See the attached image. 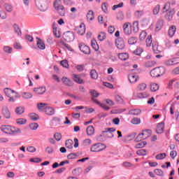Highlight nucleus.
Instances as JSON below:
<instances>
[{"label": "nucleus", "mask_w": 179, "mask_h": 179, "mask_svg": "<svg viewBox=\"0 0 179 179\" xmlns=\"http://www.w3.org/2000/svg\"><path fill=\"white\" fill-rule=\"evenodd\" d=\"M62 82H63L64 85H65V86H69L71 87L72 86V81L71 80V79L66 78V77H63L62 78Z\"/></svg>", "instance_id": "nucleus-20"}, {"label": "nucleus", "mask_w": 179, "mask_h": 179, "mask_svg": "<svg viewBox=\"0 0 179 179\" xmlns=\"http://www.w3.org/2000/svg\"><path fill=\"white\" fill-rule=\"evenodd\" d=\"M91 46L92 47L93 50H94V51H99L100 48L99 47V44L97 43V41H96V39H92Z\"/></svg>", "instance_id": "nucleus-21"}, {"label": "nucleus", "mask_w": 179, "mask_h": 179, "mask_svg": "<svg viewBox=\"0 0 179 179\" xmlns=\"http://www.w3.org/2000/svg\"><path fill=\"white\" fill-rule=\"evenodd\" d=\"M147 152L145 149L138 150L136 151V155L138 156H146Z\"/></svg>", "instance_id": "nucleus-43"}, {"label": "nucleus", "mask_w": 179, "mask_h": 179, "mask_svg": "<svg viewBox=\"0 0 179 179\" xmlns=\"http://www.w3.org/2000/svg\"><path fill=\"white\" fill-rule=\"evenodd\" d=\"M152 41L153 40L152 39V35L148 36L145 40L147 47H150V45H152Z\"/></svg>", "instance_id": "nucleus-42"}, {"label": "nucleus", "mask_w": 179, "mask_h": 179, "mask_svg": "<svg viewBox=\"0 0 179 179\" xmlns=\"http://www.w3.org/2000/svg\"><path fill=\"white\" fill-rule=\"evenodd\" d=\"M138 41V38L135 36H131L128 39V44L130 45H134V44H136V42Z\"/></svg>", "instance_id": "nucleus-30"}, {"label": "nucleus", "mask_w": 179, "mask_h": 179, "mask_svg": "<svg viewBox=\"0 0 179 179\" xmlns=\"http://www.w3.org/2000/svg\"><path fill=\"white\" fill-rule=\"evenodd\" d=\"M170 9V2H166L163 8L164 12H167Z\"/></svg>", "instance_id": "nucleus-63"}, {"label": "nucleus", "mask_w": 179, "mask_h": 179, "mask_svg": "<svg viewBox=\"0 0 179 179\" xmlns=\"http://www.w3.org/2000/svg\"><path fill=\"white\" fill-rule=\"evenodd\" d=\"M165 73L166 69H164V67H157L150 71V76H152V78H159V76L164 75Z\"/></svg>", "instance_id": "nucleus-3"}, {"label": "nucleus", "mask_w": 179, "mask_h": 179, "mask_svg": "<svg viewBox=\"0 0 179 179\" xmlns=\"http://www.w3.org/2000/svg\"><path fill=\"white\" fill-rule=\"evenodd\" d=\"M76 69L78 72H83L85 69V64H79L76 66Z\"/></svg>", "instance_id": "nucleus-59"}, {"label": "nucleus", "mask_w": 179, "mask_h": 179, "mask_svg": "<svg viewBox=\"0 0 179 179\" xmlns=\"http://www.w3.org/2000/svg\"><path fill=\"white\" fill-rule=\"evenodd\" d=\"M36 38L38 40L36 43L38 48L39 50H45V43L40 38L37 37Z\"/></svg>", "instance_id": "nucleus-12"}, {"label": "nucleus", "mask_w": 179, "mask_h": 179, "mask_svg": "<svg viewBox=\"0 0 179 179\" xmlns=\"http://www.w3.org/2000/svg\"><path fill=\"white\" fill-rule=\"evenodd\" d=\"M60 44H62V45H63L64 48H66V50H68L69 51H72V47H71V45H69V44L65 43L64 41H60Z\"/></svg>", "instance_id": "nucleus-44"}, {"label": "nucleus", "mask_w": 179, "mask_h": 179, "mask_svg": "<svg viewBox=\"0 0 179 179\" xmlns=\"http://www.w3.org/2000/svg\"><path fill=\"white\" fill-rule=\"evenodd\" d=\"M156 159L157 160H163L166 157V153H160L156 155Z\"/></svg>", "instance_id": "nucleus-52"}, {"label": "nucleus", "mask_w": 179, "mask_h": 179, "mask_svg": "<svg viewBox=\"0 0 179 179\" xmlns=\"http://www.w3.org/2000/svg\"><path fill=\"white\" fill-rule=\"evenodd\" d=\"M124 7V3L120 2L119 4L114 5L112 7L113 10H116V9H118V8H123Z\"/></svg>", "instance_id": "nucleus-56"}, {"label": "nucleus", "mask_w": 179, "mask_h": 179, "mask_svg": "<svg viewBox=\"0 0 179 179\" xmlns=\"http://www.w3.org/2000/svg\"><path fill=\"white\" fill-rule=\"evenodd\" d=\"M115 45L118 50H124V48H125V42L124 41V38L118 37L115 40Z\"/></svg>", "instance_id": "nucleus-8"}, {"label": "nucleus", "mask_w": 179, "mask_h": 179, "mask_svg": "<svg viewBox=\"0 0 179 179\" xmlns=\"http://www.w3.org/2000/svg\"><path fill=\"white\" fill-rule=\"evenodd\" d=\"M106 37L107 36H106L105 32L101 31L98 35V40L99 41H104V39L106 38Z\"/></svg>", "instance_id": "nucleus-39"}, {"label": "nucleus", "mask_w": 179, "mask_h": 179, "mask_svg": "<svg viewBox=\"0 0 179 179\" xmlns=\"http://www.w3.org/2000/svg\"><path fill=\"white\" fill-rule=\"evenodd\" d=\"M142 111L141 109H131L129 111L130 115H139Z\"/></svg>", "instance_id": "nucleus-27"}, {"label": "nucleus", "mask_w": 179, "mask_h": 179, "mask_svg": "<svg viewBox=\"0 0 179 179\" xmlns=\"http://www.w3.org/2000/svg\"><path fill=\"white\" fill-rule=\"evenodd\" d=\"M83 173L82 168H76L72 171L73 176H80Z\"/></svg>", "instance_id": "nucleus-26"}, {"label": "nucleus", "mask_w": 179, "mask_h": 179, "mask_svg": "<svg viewBox=\"0 0 179 179\" xmlns=\"http://www.w3.org/2000/svg\"><path fill=\"white\" fill-rule=\"evenodd\" d=\"M160 12V5H157L152 10L153 15H157Z\"/></svg>", "instance_id": "nucleus-50"}, {"label": "nucleus", "mask_w": 179, "mask_h": 179, "mask_svg": "<svg viewBox=\"0 0 179 179\" xmlns=\"http://www.w3.org/2000/svg\"><path fill=\"white\" fill-rule=\"evenodd\" d=\"M157 134H163L164 132V122L159 123L156 129Z\"/></svg>", "instance_id": "nucleus-11"}, {"label": "nucleus", "mask_w": 179, "mask_h": 179, "mask_svg": "<svg viewBox=\"0 0 179 179\" xmlns=\"http://www.w3.org/2000/svg\"><path fill=\"white\" fill-rule=\"evenodd\" d=\"M107 148V146L101 143H98L92 145L90 148V150L93 152H99L104 150Z\"/></svg>", "instance_id": "nucleus-5"}, {"label": "nucleus", "mask_w": 179, "mask_h": 179, "mask_svg": "<svg viewBox=\"0 0 179 179\" xmlns=\"http://www.w3.org/2000/svg\"><path fill=\"white\" fill-rule=\"evenodd\" d=\"M87 19L89 21L93 20L94 19V13L93 10H89L87 14Z\"/></svg>", "instance_id": "nucleus-33"}, {"label": "nucleus", "mask_w": 179, "mask_h": 179, "mask_svg": "<svg viewBox=\"0 0 179 179\" xmlns=\"http://www.w3.org/2000/svg\"><path fill=\"white\" fill-rule=\"evenodd\" d=\"M57 12H59L60 16H65V8L64 7V6H61L57 9Z\"/></svg>", "instance_id": "nucleus-40"}, {"label": "nucleus", "mask_w": 179, "mask_h": 179, "mask_svg": "<svg viewBox=\"0 0 179 179\" xmlns=\"http://www.w3.org/2000/svg\"><path fill=\"white\" fill-rule=\"evenodd\" d=\"M24 107L23 106H18L15 108V113L17 115H22L24 113Z\"/></svg>", "instance_id": "nucleus-24"}, {"label": "nucleus", "mask_w": 179, "mask_h": 179, "mask_svg": "<svg viewBox=\"0 0 179 179\" xmlns=\"http://www.w3.org/2000/svg\"><path fill=\"white\" fill-rule=\"evenodd\" d=\"M2 114L5 118H10V112L9 111V109L8 107H4L2 109Z\"/></svg>", "instance_id": "nucleus-14"}, {"label": "nucleus", "mask_w": 179, "mask_h": 179, "mask_svg": "<svg viewBox=\"0 0 179 179\" xmlns=\"http://www.w3.org/2000/svg\"><path fill=\"white\" fill-rule=\"evenodd\" d=\"M118 58L119 59H121V61H127V59L129 58V55L128 53H119Z\"/></svg>", "instance_id": "nucleus-22"}, {"label": "nucleus", "mask_w": 179, "mask_h": 179, "mask_svg": "<svg viewBox=\"0 0 179 179\" xmlns=\"http://www.w3.org/2000/svg\"><path fill=\"white\" fill-rule=\"evenodd\" d=\"M162 28H163L162 23H157L155 24V31H160V30H162Z\"/></svg>", "instance_id": "nucleus-61"}, {"label": "nucleus", "mask_w": 179, "mask_h": 179, "mask_svg": "<svg viewBox=\"0 0 179 179\" xmlns=\"http://www.w3.org/2000/svg\"><path fill=\"white\" fill-rule=\"evenodd\" d=\"M150 90L151 92H157L159 90V85L152 83L150 84Z\"/></svg>", "instance_id": "nucleus-37"}, {"label": "nucleus", "mask_w": 179, "mask_h": 179, "mask_svg": "<svg viewBox=\"0 0 179 179\" xmlns=\"http://www.w3.org/2000/svg\"><path fill=\"white\" fill-rule=\"evenodd\" d=\"M176 10H174V9H172L166 13V15H165V18L167 19V20H173V16H174Z\"/></svg>", "instance_id": "nucleus-16"}, {"label": "nucleus", "mask_w": 179, "mask_h": 179, "mask_svg": "<svg viewBox=\"0 0 179 179\" xmlns=\"http://www.w3.org/2000/svg\"><path fill=\"white\" fill-rule=\"evenodd\" d=\"M145 140V138L143 137V134H140L137 136V137L135 138V142H141V141Z\"/></svg>", "instance_id": "nucleus-55"}, {"label": "nucleus", "mask_w": 179, "mask_h": 179, "mask_svg": "<svg viewBox=\"0 0 179 179\" xmlns=\"http://www.w3.org/2000/svg\"><path fill=\"white\" fill-rule=\"evenodd\" d=\"M54 6L55 9L57 10L60 6H62L61 5V0H56L54 2Z\"/></svg>", "instance_id": "nucleus-57"}, {"label": "nucleus", "mask_w": 179, "mask_h": 179, "mask_svg": "<svg viewBox=\"0 0 179 179\" xmlns=\"http://www.w3.org/2000/svg\"><path fill=\"white\" fill-rule=\"evenodd\" d=\"M131 123L133 124V125H139V124H141V118H139V117H134L131 120Z\"/></svg>", "instance_id": "nucleus-41"}, {"label": "nucleus", "mask_w": 179, "mask_h": 179, "mask_svg": "<svg viewBox=\"0 0 179 179\" xmlns=\"http://www.w3.org/2000/svg\"><path fill=\"white\" fill-rule=\"evenodd\" d=\"M90 75L92 79H97V78H99V74L97 73V71H96V70L94 69L91 70Z\"/></svg>", "instance_id": "nucleus-36"}, {"label": "nucleus", "mask_w": 179, "mask_h": 179, "mask_svg": "<svg viewBox=\"0 0 179 179\" xmlns=\"http://www.w3.org/2000/svg\"><path fill=\"white\" fill-rule=\"evenodd\" d=\"M75 30L78 34L83 36L86 31V26L85 25V23L79 24V25L76 27Z\"/></svg>", "instance_id": "nucleus-9"}, {"label": "nucleus", "mask_w": 179, "mask_h": 179, "mask_svg": "<svg viewBox=\"0 0 179 179\" xmlns=\"http://www.w3.org/2000/svg\"><path fill=\"white\" fill-rule=\"evenodd\" d=\"M13 27L15 33H17V36H22V31L20 30L19 25H17V24H14Z\"/></svg>", "instance_id": "nucleus-35"}, {"label": "nucleus", "mask_w": 179, "mask_h": 179, "mask_svg": "<svg viewBox=\"0 0 179 179\" xmlns=\"http://www.w3.org/2000/svg\"><path fill=\"white\" fill-rule=\"evenodd\" d=\"M4 7L7 12H12V10H13V8L10 4L5 3Z\"/></svg>", "instance_id": "nucleus-51"}, {"label": "nucleus", "mask_w": 179, "mask_h": 179, "mask_svg": "<svg viewBox=\"0 0 179 179\" xmlns=\"http://www.w3.org/2000/svg\"><path fill=\"white\" fill-rule=\"evenodd\" d=\"M141 134L144 139H148L152 135V131L150 130H145Z\"/></svg>", "instance_id": "nucleus-32"}, {"label": "nucleus", "mask_w": 179, "mask_h": 179, "mask_svg": "<svg viewBox=\"0 0 179 179\" xmlns=\"http://www.w3.org/2000/svg\"><path fill=\"white\" fill-rule=\"evenodd\" d=\"M66 148H67V149H73V141H72L71 139L66 141Z\"/></svg>", "instance_id": "nucleus-34"}, {"label": "nucleus", "mask_w": 179, "mask_h": 179, "mask_svg": "<svg viewBox=\"0 0 179 179\" xmlns=\"http://www.w3.org/2000/svg\"><path fill=\"white\" fill-rule=\"evenodd\" d=\"M0 129L2 132L8 134V135H15V134H20L22 132L20 129L9 125H2Z\"/></svg>", "instance_id": "nucleus-1"}, {"label": "nucleus", "mask_w": 179, "mask_h": 179, "mask_svg": "<svg viewBox=\"0 0 179 179\" xmlns=\"http://www.w3.org/2000/svg\"><path fill=\"white\" fill-rule=\"evenodd\" d=\"M108 132L109 138H114V134H113L112 132H115V128L111 127V128H106L104 131H102V134H106Z\"/></svg>", "instance_id": "nucleus-13"}, {"label": "nucleus", "mask_w": 179, "mask_h": 179, "mask_svg": "<svg viewBox=\"0 0 179 179\" xmlns=\"http://www.w3.org/2000/svg\"><path fill=\"white\" fill-rule=\"evenodd\" d=\"M22 99H31L33 94L30 92H23L22 95Z\"/></svg>", "instance_id": "nucleus-45"}, {"label": "nucleus", "mask_w": 179, "mask_h": 179, "mask_svg": "<svg viewBox=\"0 0 179 179\" xmlns=\"http://www.w3.org/2000/svg\"><path fill=\"white\" fill-rule=\"evenodd\" d=\"M3 52H7V54H12V48L9 46H4L3 48Z\"/></svg>", "instance_id": "nucleus-53"}, {"label": "nucleus", "mask_w": 179, "mask_h": 179, "mask_svg": "<svg viewBox=\"0 0 179 179\" xmlns=\"http://www.w3.org/2000/svg\"><path fill=\"white\" fill-rule=\"evenodd\" d=\"M45 87H41L34 89V92L37 94H44V93H45Z\"/></svg>", "instance_id": "nucleus-15"}, {"label": "nucleus", "mask_w": 179, "mask_h": 179, "mask_svg": "<svg viewBox=\"0 0 179 179\" xmlns=\"http://www.w3.org/2000/svg\"><path fill=\"white\" fill-rule=\"evenodd\" d=\"M45 106H47V103H38L37 104L38 110H45V108L47 107Z\"/></svg>", "instance_id": "nucleus-47"}, {"label": "nucleus", "mask_w": 179, "mask_h": 179, "mask_svg": "<svg viewBox=\"0 0 179 179\" xmlns=\"http://www.w3.org/2000/svg\"><path fill=\"white\" fill-rule=\"evenodd\" d=\"M45 113L47 114V115H54L55 113V110L54 108L50 107V106H46L45 109Z\"/></svg>", "instance_id": "nucleus-19"}, {"label": "nucleus", "mask_w": 179, "mask_h": 179, "mask_svg": "<svg viewBox=\"0 0 179 179\" xmlns=\"http://www.w3.org/2000/svg\"><path fill=\"white\" fill-rule=\"evenodd\" d=\"M29 117L30 118V120H31L32 121H37V120H38V118H40V117L38 116V115L33 113H30L29 115Z\"/></svg>", "instance_id": "nucleus-38"}, {"label": "nucleus", "mask_w": 179, "mask_h": 179, "mask_svg": "<svg viewBox=\"0 0 179 179\" xmlns=\"http://www.w3.org/2000/svg\"><path fill=\"white\" fill-rule=\"evenodd\" d=\"M90 93L94 103H96V104L99 106V107H101V108H103V110H106V111H108V110H110V107L107 106V105H106L105 103H101L97 99H94L96 97H99V94L96 92V90H91Z\"/></svg>", "instance_id": "nucleus-2"}, {"label": "nucleus", "mask_w": 179, "mask_h": 179, "mask_svg": "<svg viewBox=\"0 0 179 179\" xmlns=\"http://www.w3.org/2000/svg\"><path fill=\"white\" fill-rule=\"evenodd\" d=\"M176 30H177V28L176 27V26L174 25L171 26L168 31V34L169 37H173L174 34H176Z\"/></svg>", "instance_id": "nucleus-18"}, {"label": "nucleus", "mask_w": 179, "mask_h": 179, "mask_svg": "<svg viewBox=\"0 0 179 179\" xmlns=\"http://www.w3.org/2000/svg\"><path fill=\"white\" fill-rule=\"evenodd\" d=\"M146 36H148V34L146 33V31H141V33L140 34L141 41H143V40L146 38Z\"/></svg>", "instance_id": "nucleus-58"}, {"label": "nucleus", "mask_w": 179, "mask_h": 179, "mask_svg": "<svg viewBox=\"0 0 179 179\" xmlns=\"http://www.w3.org/2000/svg\"><path fill=\"white\" fill-rule=\"evenodd\" d=\"M105 103L108 104V106H114L115 103L113 101V100L110 99H104Z\"/></svg>", "instance_id": "nucleus-64"}, {"label": "nucleus", "mask_w": 179, "mask_h": 179, "mask_svg": "<svg viewBox=\"0 0 179 179\" xmlns=\"http://www.w3.org/2000/svg\"><path fill=\"white\" fill-rule=\"evenodd\" d=\"M63 38L65 41H67V43H72V41L75 40V34L70 31H66L63 34Z\"/></svg>", "instance_id": "nucleus-6"}, {"label": "nucleus", "mask_w": 179, "mask_h": 179, "mask_svg": "<svg viewBox=\"0 0 179 179\" xmlns=\"http://www.w3.org/2000/svg\"><path fill=\"white\" fill-rule=\"evenodd\" d=\"M135 26V24L128 23L123 25L124 34L127 36L132 34V27Z\"/></svg>", "instance_id": "nucleus-7"}, {"label": "nucleus", "mask_w": 179, "mask_h": 179, "mask_svg": "<svg viewBox=\"0 0 179 179\" xmlns=\"http://www.w3.org/2000/svg\"><path fill=\"white\" fill-rule=\"evenodd\" d=\"M27 122L26 119L20 118L17 120V124L19 125H24Z\"/></svg>", "instance_id": "nucleus-49"}, {"label": "nucleus", "mask_w": 179, "mask_h": 179, "mask_svg": "<svg viewBox=\"0 0 179 179\" xmlns=\"http://www.w3.org/2000/svg\"><path fill=\"white\" fill-rule=\"evenodd\" d=\"M29 128L32 131H36V129H37V128H38V124H37V123H31L29 124Z\"/></svg>", "instance_id": "nucleus-54"}, {"label": "nucleus", "mask_w": 179, "mask_h": 179, "mask_svg": "<svg viewBox=\"0 0 179 179\" xmlns=\"http://www.w3.org/2000/svg\"><path fill=\"white\" fill-rule=\"evenodd\" d=\"M87 134L88 136H92V135L94 134V127L93 126H89L87 128Z\"/></svg>", "instance_id": "nucleus-29"}, {"label": "nucleus", "mask_w": 179, "mask_h": 179, "mask_svg": "<svg viewBox=\"0 0 179 179\" xmlns=\"http://www.w3.org/2000/svg\"><path fill=\"white\" fill-rule=\"evenodd\" d=\"M62 24V23H55L52 24V29H53V31H59V26H61Z\"/></svg>", "instance_id": "nucleus-48"}, {"label": "nucleus", "mask_w": 179, "mask_h": 179, "mask_svg": "<svg viewBox=\"0 0 179 179\" xmlns=\"http://www.w3.org/2000/svg\"><path fill=\"white\" fill-rule=\"evenodd\" d=\"M73 80L74 82H76V83H85V82L82 80V78H80V76H79L78 75L76 74H73Z\"/></svg>", "instance_id": "nucleus-28"}, {"label": "nucleus", "mask_w": 179, "mask_h": 179, "mask_svg": "<svg viewBox=\"0 0 179 179\" xmlns=\"http://www.w3.org/2000/svg\"><path fill=\"white\" fill-rule=\"evenodd\" d=\"M146 87H148V85L145 83H142L138 85L137 89L142 91V90H145Z\"/></svg>", "instance_id": "nucleus-46"}, {"label": "nucleus", "mask_w": 179, "mask_h": 179, "mask_svg": "<svg viewBox=\"0 0 179 179\" xmlns=\"http://www.w3.org/2000/svg\"><path fill=\"white\" fill-rule=\"evenodd\" d=\"M54 138L58 142H59V141H61V139H62V134H61L60 133H56L54 134Z\"/></svg>", "instance_id": "nucleus-60"}, {"label": "nucleus", "mask_w": 179, "mask_h": 179, "mask_svg": "<svg viewBox=\"0 0 179 179\" xmlns=\"http://www.w3.org/2000/svg\"><path fill=\"white\" fill-rule=\"evenodd\" d=\"M36 6L41 12H45L48 9V2L47 0H35Z\"/></svg>", "instance_id": "nucleus-4"}, {"label": "nucleus", "mask_w": 179, "mask_h": 179, "mask_svg": "<svg viewBox=\"0 0 179 179\" xmlns=\"http://www.w3.org/2000/svg\"><path fill=\"white\" fill-rule=\"evenodd\" d=\"M129 80L130 83H136V82H138V76L134 74H130L129 75Z\"/></svg>", "instance_id": "nucleus-25"}, {"label": "nucleus", "mask_w": 179, "mask_h": 179, "mask_svg": "<svg viewBox=\"0 0 179 179\" xmlns=\"http://www.w3.org/2000/svg\"><path fill=\"white\" fill-rule=\"evenodd\" d=\"M4 93H6V95L7 97H10V96H13L15 91L9 89V88H6L4 90Z\"/></svg>", "instance_id": "nucleus-31"}, {"label": "nucleus", "mask_w": 179, "mask_h": 179, "mask_svg": "<svg viewBox=\"0 0 179 179\" xmlns=\"http://www.w3.org/2000/svg\"><path fill=\"white\" fill-rule=\"evenodd\" d=\"M146 145H148V143H146V141H141L134 145V149H142V148H145Z\"/></svg>", "instance_id": "nucleus-23"}, {"label": "nucleus", "mask_w": 179, "mask_h": 179, "mask_svg": "<svg viewBox=\"0 0 179 179\" xmlns=\"http://www.w3.org/2000/svg\"><path fill=\"white\" fill-rule=\"evenodd\" d=\"M166 66H172V65H176L177 64V61H176V58L169 59L164 62Z\"/></svg>", "instance_id": "nucleus-17"}, {"label": "nucleus", "mask_w": 179, "mask_h": 179, "mask_svg": "<svg viewBox=\"0 0 179 179\" xmlns=\"http://www.w3.org/2000/svg\"><path fill=\"white\" fill-rule=\"evenodd\" d=\"M60 64L63 68H68V66H69L67 60H62L60 62Z\"/></svg>", "instance_id": "nucleus-62"}, {"label": "nucleus", "mask_w": 179, "mask_h": 179, "mask_svg": "<svg viewBox=\"0 0 179 179\" xmlns=\"http://www.w3.org/2000/svg\"><path fill=\"white\" fill-rule=\"evenodd\" d=\"M79 49L81 52H83V54H85L87 55H89L90 54V48L87 46V45H85V43H79Z\"/></svg>", "instance_id": "nucleus-10"}]
</instances>
